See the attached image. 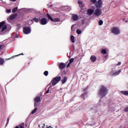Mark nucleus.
Wrapping results in <instances>:
<instances>
[{
    "instance_id": "obj_1",
    "label": "nucleus",
    "mask_w": 128,
    "mask_h": 128,
    "mask_svg": "<svg viewBox=\"0 0 128 128\" xmlns=\"http://www.w3.org/2000/svg\"><path fill=\"white\" fill-rule=\"evenodd\" d=\"M108 88L104 86H101L98 92V96L102 98H104V96H106L108 94Z\"/></svg>"
},
{
    "instance_id": "obj_2",
    "label": "nucleus",
    "mask_w": 128,
    "mask_h": 128,
    "mask_svg": "<svg viewBox=\"0 0 128 128\" xmlns=\"http://www.w3.org/2000/svg\"><path fill=\"white\" fill-rule=\"evenodd\" d=\"M62 78L60 76L55 77L53 80H52L50 84H52V86H56V84H58V82Z\"/></svg>"
},
{
    "instance_id": "obj_3",
    "label": "nucleus",
    "mask_w": 128,
    "mask_h": 128,
    "mask_svg": "<svg viewBox=\"0 0 128 128\" xmlns=\"http://www.w3.org/2000/svg\"><path fill=\"white\" fill-rule=\"evenodd\" d=\"M4 24H6V21H3L0 22V32H4V30H6L8 28L6 27V25Z\"/></svg>"
},
{
    "instance_id": "obj_4",
    "label": "nucleus",
    "mask_w": 128,
    "mask_h": 128,
    "mask_svg": "<svg viewBox=\"0 0 128 128\" xmlns=\"http://www.w3.org/2000/svg\"><path fill=\"white\" fill-rule=\"evenodd\" d=\"M112 32L113 34L118 36L120 34V30L118 27H114L112 28Z\"/></svg>"
},
{
    "instance_id": "obj_5",
    "label": "nucleus",
    "mask_w": 128,
    "mask_h": 128,
    "mask_svg": "<svg viewBox=\"0 0 128 128\" xmlns=\"http://www.w3.org/2000/svg\"><path fill=\"white\" fill-rule=\"evenodd\" d=\"M46 16L47 18H48V20H50L52 22H60V20L59 18H56L53 19L52 18V16H50V15L48 14H46Z\"/></svg>"
},
{
    "instance_id": "obj_6",
    "label": "nucleus",
    "mask_w": 128,
    "mask_h": 128,
    "mask_svg": "<svg viewBox=\"0 0 128 128\" xmlns=\"http://www.w3.org/2000/svg\"><path fill=\"white\" fill-rule=\"evenodd\" d=\"M102 10L98 8L94 10V14L96 16H100L102 14Z\"/></svg>"
},
{
    "instance_id": "obj_7",
    "label": "nucleus",
    "mask_w": 128,
    "mask_h": 128,
    "mask_svg": "<svg viewBox=\"0 0 128 128\" xmlns=\"http://www.w3.org/2000/svg\"><path fill=\"white\" fill-rule=\"evenodd\" d=\"M23 32L25 34H30V27H25L24 28Z\"/></svg>"
},
{
    "instance_id": "obj_8",
    "label": "nucleus",
    "mask_w": 128,
    "mask_h": 128,
    "mask_svg": "<svg viewBox=\"0 0 128 128\" xmlns=\"http://www.w3.org/2000/svg\"><path fill=\"white\" fill-rule=\"evenodd\" d=\"M48 22V20H46V18H42L40 22V24H42V26H44Z\"/></svg>"
},
{
    "instance_id": "obj_9",
    "label": "nucleus",
    "mask_w": 128,
    "mask_h": 128,
    "mask_svg": "<svg viewBox=\"0 0 128 128\" xmlns=\"http://www.w3.org/2000/svg\"><path fill=\"white\" fill-rule=\"evenodd\" d=\"M102 0H98L96 2V8H102Z\"/></svg>"
},
{
    "instance_id": "obj_10",
    "label": "nucleus",
    "mask_w": 128,
    "mask_h": 128,
    "mask_svg": "<svg viewBox=\"0 0 128 128\" xmlns=\"http://www.w3.org/2000/svg\"><path fill=\"white\" fill-rule=\"evenodd\" d=\"M122 72V71L120 70H119L118 71L115 70V71H112L110 72V75L111 76H118V74H120V72Z\"/></svg>"
},
{
    "instance_id": "obj_11",
    "label": "nucleus",
    "mask_w": 128,
    "mask_h": 128,
    "mask_svg": "<svg viewBox=\"0 0 128 128\" xmlns=\"http://www.w3.org/2000/svg\"><path fill=\"white\" fill-rule=\"evenodd\" d=\"M94 12V7L93 9L90 8L87 10V14L88 16H92Z\"/></svg>"
},
{
    "instance_id": "obj_12",
    "label": "nucleus",
    "mask_w": 128,
    "mask_h": 128,
    "mask_svg": "<svg viewBox=\"0 0 128 128\" xmlns=\"http://www.w3.org/2000/svg\"><path fill=\"white\" fill-rule=\"evenodd\" d=\"M72 20H74V21L78 20V15L76 14H72Z\"/></svg>"
},
{
    "instance_id": "obj_13",
    "label": "nucleus",
    "mask_w": 128,
    "mask_h": 128,
    "mask_svg": "<svg viewBox=\"0 0 128 128\" xmlns=\"http://www.w3.org/2000/svg\"><path fill=\"white\" fill-rule=\"evenodd\" d=\"M64 68H66V64H64V63L63 62L60 63L59 65L60 69L61 70H62Z\"/></svg>"
},
{
    "instance_id": "obj_14",
    "label": "nucleus",
    "mask_w": 128,
    "mask_h": 128,
    "mask_svg": "<svg viewBox=\"0 0 128 128\" xmlns=\"http://www.w3.org/2000/svg\"><path fill=\"white\" fill-rule=\"evenodd\" d=\"M16 16H18V14H16L11 15L10 16V20H14V18H16Z\"/></svg>"
},
{
    "instance_id": "obj_15",
    "label": "nucleus",
    "mask_w": 128,
    "mask_h": 128,
    "mask_svg": "<svg viewBox=\"0 0 128 128\" xmlns=\"http://www.w3.org/2000/svg\"><path fill=\"white\" fill-rule=\"evenodd\" d=\"M90 60L92 62H94L96 60V57L94 56H92L90 58Z\"/></svg>"
},
{
    "instance_id": "obj_16",
    "label": "nucleus",
    "mask_w": 128,
    "mask_h": 128,
    "mask_svg": "<svg viewBox=\"0 0 128 128\" xmlns=\"http://www.w3.org/2000/svg\"><path fill=\"white\" fill-rule=\"evenodd\" d=\"M74 58H72L71 59H70V62L67 65V68H69V66H70V64H72V62H74Z\"/></svg>"
},
{
    "instance_id": "obj_17",
    "label": "nucleus",
    "mask_w": 128,
    "mask_h": 128,
    "mask_svg": "<svg viewBox=\"0 0 128 128\" xmlns=\"http://www.w3.org/2000/svg\"><path fill=\"white\" fill-rule=\"evenodd\" d=\"M35 102H40V96H36L34 100Z\"/></svg>"
},
{
    "instance_id": "obj_18",
    "label": "nucleus",
    "mask_w": 128,
    "mask_h": 128,
    "mask_svg": "<svg viewBox=\"0 0 128 128\" xmlns=\"http://www.w3.org/2000/svg\"><path fill=\"white\" fill-rule=\"evenodd\" d=\"M66 80H68V77L66 76H65L64 78L62 80V84H66Z\"/></svg>"
},
{
    "instance_id": "obj_19",
    "label": "nucleus",
    "mask_w": 128,
    "mask_h": 128,
    "mask_svg": "<svg viewBox=\"0 0 128 128\" xmlns=\"http://www.w3.org/2000/svg\"><path fill=\"white\" fill-rule=\"evenodd\" d=\"M78 4H80V7L82 8H84V4L82 3V2L80 0L78 1Z\"/></svg>"
},
{
    "instance_id": "obj_20",
    "label": "nucleus",
    "mask_w": 128,
    "mask_h": 128,
    "mask_svg": "<svg viewBox=\"0 0 128 128\" xmlns=\"http://www.w3.org/2000/svg\"><path fill=\"white\" fill-rule=\"evenodd\" d=\"M121 94H124V96H128V91H121L120 92Z\"/></svg>"
},
{
    "instance_id": "obj_21",
    "label": "nucleus",
    "mask_w": 128,
    "mask_h": 128,
    "mask_svg": "<svg viewBox=\"0 0 128 128\" xmlns=\"http://www.w3.org/2000/svg\"><path fill=\"white\" fill-rule=\"evenodd\" d=\"M70 40L72 42H74V36H70Z\"/></svg>"
},
{
    "instance_id": "obj_22",
    "label": "nucleus",
    "mask_w": 128,
    "mask_h": 128,
    "mask_svg": "<svg viewBox=\"0 0 128 128\" xmlns=\"http://www.w3.org/2000/svg\"><path fill=\"white\" fill-rule=\"evenodd\" d=\"M4 60L3 58H0V64H4Z\"/></svg>"
},
{
    "instance_id": "obj_23",
    "label": "nucleus",
    "mask_w": 128,
    "mask_h": 128,
    "mask_svg": "<svg viewBox=\"0 0 128 128\" xmlns=\"http://www.w3.org/2000/svg\"><path fill=\"white\" fill-rule=\"evenodd\" d=\"M36 110H38V108H35L34 109L32 112L31 114H36Z\"/></svg>"
},
{
    "instance_id": "obj_24",
    "label": "nucleus",
    "mask_w": 128,
    "mask_h": 128,
    "mask_svg": "<svg viewBox=\"0 0 128 128\" xmlns=\"http://www.w3.org/2000/svg\"><path fill=\"white\" fill-rule=\"evenodd\" d=\"M33 20H34V22H40V19L38 18H33Z\"/></svg>"
},
{
    "instance_id": "obj_25",
    "label": "nucleus",
    "mask_w": 128,
    "mask_h": 128,
    "mask_svg": "<svg viewBox=\"0 0 128 128\" xmlns=\"http://www.w3.org/2000/svg\"><path fill=\"white\" fill-rule=\"evenodd\" d=\"M76 32L77 34H82V30H76Z\"/></svg>"
},
{
    "instance_id": "obj_26",
    "label": "nucleus",
    "mask_w": 128,
    "mask_h": 128,
    "mask_svg": "<svg viewBox=\"0 0 128 128\" xmlns=\"http://www.w3.org/2000/svg\"><path fill=\"white\" fill-rule=\"evenodd\" d=\"M102 54H106V50L103 49L101 51Z\"/></svg>"
},
{
    "instance_id": "obj_27",
    "label": "nucleus",
    "mask_w": 128,
    "mask_h": 128,
    "mask_svg": "<svg viewBox=\"0 0 128 128\" xmlns=\"http://www.w3.org/2000/svg\"><path fill=\"white\" fill-rule=\"evenodd\" d=\"M103 24H104V21H102V20H99V22H98L99 26H102Z\"/></svg>"
},
{
    "instance_id": "obj_28",
    "label": "nucleus",
    "mask_w": 128,
    "mask_h": 128,
    "mask_svg": "<svg viewBox=\"0 0 128 128\" xmlns=\"http://www.w3.org/2000/svg\"><path fill=\"white\" fill-rule=\"evenodd\" d=\"M16 10H18V7H16V8H13L12 10V12H16Z\"/></svg>"
},
{
    "instance_id": "obj_29",
    "label": "nucleus",
    "mask_w": 128,
    "mask_h": 128,
    "mask_svg": "<svg viewBox=\"0 0 128 128\" xmlns=\"http://www.w3.org/2000/svg\"><path fill=\"white\" fill-rule=\"evenodd\" d=\"M44 74L46 76H48V72L45 71L44 73Z\"/></svg>"
},
{
    "instance_id": "obj_30",
    "label": "nucleus",
    "mask_w": 128,
    "mask_h": 128,
    "mask_svg": "<svg viewBox=\"0 0 128 128\" xmlns=\"http://www.w3.org/2000/svg\"><path fill=\"white\" fill-rule=\"evenodd\" d=\"M20 128H24V124H21L20 125Z\"/></svg>"
},
{
    "instance_id": "obj_31",
    "label": "nucleus",
    "mask_w": 128,
    "mask_h": 128,
    "mask_svg": "<svg viewBox=\"0 0 128 128\" xmlns=\"http://www.w3.org/2000/svg\"><path fill=\"white\" fill-rule=\"evenodd\" d=\"M90 1L91 2H92V4H96V0H90Z\"/></svg>"
},
{
    "instance_id": "obj_32",
    "label": "nucleus",
    "mask_w": 128,
    "mask_h": 128,
    "mask_svg": "<svg viewBox=\"0 0 128 128\" xmlns=\"http://www.w3.org/2000/svg\"><path fill=\"white\" fill-rule=\"evenodd\" d=\"M34 108H38V102H35L34 104Z\"/></svg>"
},
{
    "instance_id": "obj_33",
    "label": "nucleus",
    "mask_w": 128,
    "mask_h": 128,
    "mask_svg": "<svg viewBox=\"0 0 128 128\" xmlns=\"http://www.w3.org/2000/svg\"><path fill=\"white\" fill-rule=\"evenodd\" d=\"M102 106V104H100V102L98 104H97L96 106Z\"/></svg>"
},
{
    "instance_id": "obj_34",
    "label": "nucleus",
    "mask_w": 128,
    "mask_h": 128,
    "mask_svg": "<svg viewBox=\"0 0 128 128\" xmlns=\"http://www.w3.org/2000/svg\"><path fill=\"white\" fill-rule=\"evenodd\" d=\"M10 12H12V10H6V12H8V14H10Z\"/></svg>"
},
{
    "instance_id": "obj_35",
    "label": "nucleus",
    "mask_w": 128,
    "mask_h": 128,
    "mask_svg": "<svg viewBox=\"0 0 128 128\" xmlns=\"http://www.w3.org/2000/svg\"><path fill=\"white\" fill-rule=\"evenodd\" d=\"M124 111L125 112H128V106L125 108Z\"/></svg>"
},
{
    "instance_id": "obj_36",
    "label": "nucleus",
    "mask_w": 128,
    "mask_h": 128,
    "mask_svg": "<svg viewBox=\"0 0 128 128\" xmlns=\"http://www.w3.org/2000/svg\"><path fill=\"white\" fill-rule=\"evenodd\" d=\"M120 64H122V62H118V64H117V66H120Z\"/></svg>"
},
{
    "instance_id": "obj_37",
    "label": "nucleus",
    "mask_w": 128,
    "mask_h": 128,
    "mask_svg": "<svg viewBox=\"0 0 128 128\" xmlns=\"http://www.w3.org/2000/svg\"><path fill=\"white\" fill-rule=\"evenodd\" d=\"M15 38H20V36H18V35H16V36H15Z\"/></svg>"
},
{
    "instance_id": "obj_38",
    "label": "nucleus",
    "mask_w": 128,
    "mask_h": 128,
    "mask_svg": "<svg viewBox=\"0 0 128 128\" xmlns=\"http://www.w3.org/2000/svg\"><path fill=\"white\" fill-rule=\"evenodd\" d=\"M71 30H74V26H72L71 27Z\"/></svg>"
},
{
    "instance_id": "obj_39",
    "label": "nucleus",
    "mask_w": 128,
    "mask_h": 128,
    "mask_svg": "<svg viewBox=\"0 0 128 128\" xmlns=\"http://www.w3.org/2000/svg\"><path fill=\"white\" fill-rule=\"evenodd\" d=\"M50 92V90H48L46 92V94H48Z\"/></svg>"
},
{
    "instance_id": "obj_40",
    "label": "nucleus",
    "mask_w": 128,
    "mask_h": 128,
    "mask_svg": "<svg viewBox=\"0 0 128 128\" xmlns=\"http://www.w3.org/2000/svg\"><path fill=\"white\" fill-rule=\"evenodd\" d=\"M8 122H10V119L8 118L7 124H8Z\"/></svg>"
},
{
    "instance_id": "obj_41",
    "label": "nucleus",
    "mask_w": 128,
    "mask_h": 128,
    "mask_svg": "<svg viewBox=\"0 0 128 128\" xmlns=\"http://www.w3.org/2000/svg\"><path fill=\"white\" fill-rule=\"evenodd\" d=\"M20 54H18V55H17V56H20Z\"/></svg>"
},
{
    "instance_id": "obj_42",
    "label": "nucleus",
    "mask_w": 128,
    "mask_h": 128,
    "mask_svg": "<svg viewBox=\"0 0 128 128\" xmlns=\"http://www.w3.org/2000/svg\"><path fill=\"white\" fill-rule=\"evenodd\" d=\"M12 2H16V0H11Z\"/></svg>"
},
{
    "instance_id": "obj_43",
    "label": "nucleus",
    "mask_w": 128,
    "mask_h": 128,
    "mask_svg": "<svg viewBox=\"0 0 128 128\" xmlns=\"http://www.w3.org/2000/svg\"><path fill=\"white\" fill-rule=\"evenodd\" d=\"M0 48H2V45H0Z\"/></svg>"
},
{
    "instance_id": "obj_44",
    "label": "nucleus",
    "mask_w": 128,
    "mask_h": 128,
    "mask_svg": "<svg viewBox=\"0 0 128 128\" xmlns=\"http://www.w3.org/2000/svg\"><path fill=\"white\" fill-rule=\"evenodd\" d=\"M85 94H82V97H83L84 96Z\"/></svg>"
},
{
    "instance_id": "obj_45",
    "label": "nucleus",
    "mask_w": 128,
    "mask_h": 128,
    "mask_svg": "<svg viewBox=\"0 0 128 128\" xmlns=\"http://www.w3.org/2000/svg\"><path fill=\"white\" fill-rule=\"evenodd\" d=\"M46 126V124H44V126Z\"/></svg>"
},
{
    "instance_id": "obj_46",
    "label": "nucleus",
    "mask_w": 128,
    "mask_h": 128,
    "mask_svg": "<svg viewBox=\"0 0 128 128\" xmlns=\"http://www.w3.org/2000/svg\"><path fill=\"white\" fill-rule=\"evenodd\" d=\"M38 128H40V125H38Z\"/></svg>"
},
{
    "instance_id": "obj_47",
    "label": "nucleus",
    "mask_w": 128,
    "mask_h": 128,
    "mask_svg": "<svg viewBox=\"0 0 128 128\" xmlns=\"http://www.w3.org/2000/svg\"><path fill=\"white\" fill-rule=\"evenodd\" d=\"M126 22H128V20H126Z\"/></svg>"
},
{
    "instance_id": "obj_48",
    "label": "nucleus",
    "mask_w": 128,
    "mask_h": 128,
    "mask_svg": "<svg viewBox=\"0 0 128 128\" xmlns=\"http://www.w3.org/2000/svg\"><path fill=\"white\" fill-rule=\"evenodd\" d=\"M42 128H44V126H42Z\"/></svg>"
},
{
    "instance_id": "obj_49",
    "label": "nucleus",
    "mask_w": 128,
    "mask_h": 128,
    "mask_svg": "<svg viewBox=\"0 0 128 128\" xmlns=\"http://www.w3.org/2000/svg\"><path fill=\"white\" fill-rule=\"evenodd\" d=\"M12 58H14V56H12Z\"/></svg>"
},
{
    "instance_id": "obj_50",
    "label": "nucleus",
    "mask_w": 128,
    "mask_h": 128,
    "mask_svg": "<svg viewBox=\"0 0 128 128\" xmlns=\"http://www.w3.org/2000/svg\"><path fill=\"white\" fill-rule=\"evenodd\" d=\"M8 20H9L8 18Z\"/></svg>"
}]
</instances>
